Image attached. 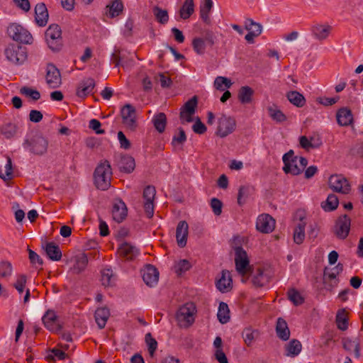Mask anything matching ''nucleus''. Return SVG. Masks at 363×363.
Returning <instances> with one entry per match:
<instances>
[{"mask_svg":"<svg viewBox=\"0 0 363 363\" xmlns=\"http://www.w3.org/2000/svg\"><path fill=\"white\" fill-rule=\"evenodd\" d=\"M120 257L125 260H133L139 254V250L128 242L122 243L118 249Z\"/></svg>","mask_w":363,"mask_h":363,"instance_id":"22","label":"nucleus"},{"mask_svg":"<svg viewBox=\"0 0 363 363\" xmlns=\"http://www.w3.org/2000/svg\"><path fill=\"white\" fill-rule=\"evenodd\" d=\"M5 55L8 60L16 64H23L27 59V52L25 47L11 45L5 50Z\"/></svg>","mask_w":363,"mask_h":363,"instance_id":"7","label":"nucleus"},{"mask_svg":"<svg viewBox=\"0 0 363 363\" xmlns=\"http://www.w3.org/2000/svg\"><path fill=\"white\" fill-rule=\"evenodd\" d=\"M135 167V160L133 157L129 155H122L118 162V168L121 172L125 173H131Z\"/></svg>","mask_w":363,"mask_h":363,"instance_id":"32","label":"nucleus"},{"mask_svg":"<svg viewBox=\"0 0 363 363\" xmlns=\"http://www.w3.org/2000/svg\"><path fill=\"white\" fill-rule=\"evenodd\" d=\"M351 219L347 215L338 218L336 221L334 233L340 239H345L350 230Z\"/></svg>","mask_w":363,"mask_h":363,"instance_id":"14","label":"nucleus"},{"mask_svg":"<svg viewBox=\"0 0 363 363\" xmlns=\"http://www.w3.org/2000/svg\"><path fill=\"white\" fill-rule=\"evenodd\" d=\"M323 281L325 286V288L329 291H332L335 288H336L340 282L339 279H323Z\"/></svg>","mask_w":363,"mask_h":363,"instance_id":"62","label":"nucleus"},{"mask_svg":"<svg viewBox=\"0 0 363 363\" xmlns=\"http://www.w3.org/2000/svg\"><path fill=\"white\" fill-rule=\"evenodd\" d=\"M26 276L24 274H21L18 277L17 280L13 285V286L20 294L23 292L26 284Z\"/></svg>","mask_w":363,"mask_h":363,"instance_id":"61","label":"nucleus"},{"mask_svg":"<svg viewBox=\"0 0 363 363\" xmlns=\"http://www.w3.org/2000/svg\"><path fill=\"white\" fill-rule=\"evenodd\" d=\"M118 139L121 148L124 150H129L130 148L131 143L122 131L118 133Z\"/></svg>","mask_w":363,"mask_h":363,"instance_id":"60","label":"nucleus"},{"mask_svg":"<svg viewBox=\"0 0 363 363\" xmlns=\"http://www.w3.org/2000/svg\"><path fill=\"white\" fill-rule=\"evenodd\" d=\"M196 312L195 305L193 303H186L178 310L177 319L179 323H184V326L189 327L194 322Z\"/></svg>","mask_w":363,"mask_h":363,"instance_id":"6","label":"nucleus"},{"mask_svg":"<svg viewBox=\"0 0 363 363\" xmlns=\"http://www.w3.org/2000/svg\"><path fill=\"white\" fill-rule=\"evenodd\" d=\"M275 227V220L269 214H262L258 216L256 222V228L258 231L269 233L272 232Z\"/></svg>","mask_w":363,"mask_h":363,"instance_id":"16","label":"nucleus"},{"mask_svg":"<svg viewBox=\"0 0 363 363\" xmlns=\"http://www.w3.org/2000/svg\"><path fill=\"white\" fill-rule=\"evenodd\" d=\"M123 123L127 128L134 130L137 127L136 111L131 104H125L121 111Z\"/></svg>","mask_w":363,"mask_h":363,"instance_id":"10","label":"nucleus"},{"mask_svg":"<svg viewBox=\"0 0 363 363\" xmlns=\"http://www.w3.org/2000/svg\"><path fill=\"white\" fill-rule=\"evenodd\" d=\"M217 317L222 324L227 323L230 320V310L227 303H220Z\"/></svg>","mask_w":363,"mask_h":363,"instance_id":"46","label":"nucleus"},{"mask_svg":"<svg viewBox=\"0 0 363 363\" xmlns=\"http://www.w3.org/2000/svg\"><path fill=\"white\" fill-rule=\"evenodd\" d=\"M342 347L345 350L351 352H354V357L357 359L361 357L360 342L358 338L351 339L349 337H343L342 340Z\"/></svg>","mask_w":363,"mask_h":363,"instance_id":"26","label":"nucleus"},{"mask_svg":"<svg viewBox=\"0 0 363 363\" xmlns=\"http://www.w3.org/2000/svg\"><path fill=\"white\" fill-rule=\"evenodd\" d=\"M267 111L272 120L277 123H281L286 120L285 114L275 104L268 106Z\"/></svg>","mask_w":363,"mask_h":363,"instance_id":"43","label":"nucleus"},{"mask_svg":"<svg viewBox=\"0 0 363 363\" xmlns=\"http://www.w3.org/2000/svg\"><path fill=\"white\" fill-rule=\"evenodd\" d=\"M12 266L9 262H0V276L1 277H6L11 274Z\"/></svg>","mask_w":363,"mask_h":363,"instance_id":"58","label":"nucleus"},{"mask_svg":"<svg viewBox=\"0 0 363 363\" xmlns=\"http://www.w3.org/2000/svg\"><path fill=\"white\" fill-rule=\"evenodd\" d=\"M95 86V82L92 78H87L82 80L78 85L77 96L84 98L89 95Z\"/></svg>","mask_w":363,"mask_h":363,"instance_id":"27","label":"nucleus"},{"mask_svg":"<svg viewBox=\"0 0 363 363\" xmlns=\"http://www.w3.org/2000/svg\"><path fill=\"white\" fill-rule=\"evenodd\" d=\"M336 118L338 124L341 126H348L353 121L352 111L347 108H340L337 112Z\"/></svg>","mask_w":363,"mask_h":363,"instance_id":"33","label":"nucleus"},{"mask_svg":"<svg viewBox=\"0 0 363 363\" xmlns=\"http://www.w3.org/2000/svg\"><path fill=\"white\" fill-rule=\"evenodd\" d=\"M306 223L303 220V218H300L299 223L297 224L294 232V241L298 245L303 243L305 239V227Z\"/></svg>","mask_w":363,"mask_h":363,"instance_id":"38","label":"nucleus"},{"mask_svg":"<svg viewBox=\"0 0 363 363\" xmlns=\"http://www.w3.org/2000/svg\"><path fill=\"white\" fill-rule=\"evenodd\" d=\"M216 286L222 293L228 292L232 289L233 281L229 271H222L221 277L216 281Z\"/></svg>","mask_w":363,"mask_h":363,"instance_id":"23","label":"nucleus"},{"mask_svg":"<svg viewBox=\"0 0 363 363\" xmlns=\"http://www.w3.org/2000/svg\"><path fill=\"white\" fill-rule=\"evenodd\" d=\"M156 195V190L153 186H147L143 194L144 199V209L148 218H152L154 214V200Z\"/></svg>","mask_w":363,"mask_h":363,"instance_id":"13","label":"nucleus"},{"mask_svg":"<svg viewBox=\"0 0 363 363\" xmlns=\"http://www.w3.org/2000/svg\"><path fill=\"white\" fill-rule=\"evenodd\" d=\"M107 8H109V15L111 18L119 16L123 11V4L121 0H114L111 2V5H108Z\"/></svg>","mask_w":363,"mask_h":363,"instance_id":"54","label":"nucleus"},{"mask_svg":"<svg viewBox=\"0 0 363 363\" xmlns=\"http://www.w3.org/2000/svg\"><path fill=\"white\" fill-rule=\"evenodd\" d=\"M48 47L53 51L60 50L62 48V30L57 24H51L45 33Z\"/></svg>","mask_w":363,"mask_h":363,"instance_id":"5","label":"nucleus"},{"mask_svg":"<svg viewBox=\"0 0 363 363\" xmlns=\"http://www.w3.org/2000/svg\"><path fill=\"white\" fill-rule=\"evenodd\" d=\"M111 60L116 67L121 66L123 69H130L134 65L132 57H128L125 55H121L116 52L112 54Z\"/></svg>","mask_w":363,"mask_h":363,"instance_id":"28","label":"nucleus"},{"mask_svg":"<svg viewBox=\"0 0 363 363\" xmlns=\"http://www.w3.org/2000/svg\"><path fill=\"white\" fill-rule=\"evenodd\" d=\"M112 169L110 162L105 160L96 167L94 172V184L97 189L105 191L111 186Z\"/></svg>","mask_w":363,"mask_h":363,"instance_id":"1","label":"nucleus"},{"mask_svg":"<svg viewBox=\"0 0 363 363\" xmlns=\"http://www.w3.org/2000/svg\"><path fill=\"white\" fill-rule=\"evenodd\" d=\"M152 123L155 129L162 133L164 131L167 125V117L164 113H159L154 116Z\"/></svg>","mask_w":363,"mask_h":363,"instance_id":"44","label":"nucleus"},{"mask_svg":"<svg viewBox=\"0 0 363 363\" xmlns=\"http://www.w3.org/2000/svg\"><path fill=\"white\" fill-rule=\"evenodd\" d=\"M235 267L238 272L244 277L250 270V262L247 257V252L242 247H236L235 249Z\"/></svg>","mask_w":363,"mask_h":363,"instance_id":"8","label":"nucleus"},{"mask_svg":"<svg viewBox=\"0 0 363 363\" xmlns=\"http://www.w3.org/2000/svg\"><path fill=\"white\" fill-rule=\"evenodd\" d=\"M197 104L198 98L196 96H194L191 99L188 100L180 108V120L184 121L186 123L192 122V116L196 112Z\"/></svg>","mask_w":363,"mask_h":363,"instance_id":"11","label":"nucleus"},{"mask_svg":"<svg viewBox=\"0 0 363 363\" xmlns=\"http://www.w3.org/2000/svg\"><path fill=\"white\" fill-rule=\"evenodd\" d=\"M276 333L277 337L284 341L288 340L290 337V330L289 329L287 323L281 318H279L277 319Z\"/></svg>","mask_w":363,"mask_h":363,"instance_id":"35","label":"nucleus"},{"mask_svg":"<svg viewBox=\"0 0 363 363\" xmlns=\"http://www.w3.org/2000/svg\"><path fill=\"white\" fill-rule=\"evenodd\" d=\"M235 125L234 118L223 115L219 118L217 134L221 138L226 137L233 132Z\"/></svg>","mask_w":363,"mask_h":363,"instance_id":"15","label":"nucleus"},{"mask_svg":"<svg viewBox=\"0 0 363 363\" xmlns=\"http://www.w3.org/2000/svg\"><path fill=\"white\" fill-rule=\"evenodd\" d=\"M245 27L249 31L245 35V39L250 43H254V38L258 37L262 31V25L251 18H247L245 21Z\"/></svg>","mask_w":363,"mask_h":363,"instance_id":"17","label":"nucleus"},{"mask_svg":"<svg viewBox=\"0 0 363 363\" xmlns=\"http://www.w3.org/2000/svg\"><path fill=\"white\" fill-rule=\"evenodd\" d=\"M110 316V311L107 307L98 308L94 314L96 324L100 329H103Z\"/></svg>","mask_w":363,"mask_h":363,"instance_id":"34","label":"nucleus"},{"mask_svg":"<svg viewBox=\"0 0 363 363\" xmlns=\"http://www.w3.org/2000/svg\"><path fill=\"white\" fill-rule=\"evenodd\" d=\"M194 0H185L179 11V17L183 20H186L194 13Z\"/></svg>","mask_w":363,"mask_h":363,"instance_id":"36","label":"nucleus"},{"mask_svg":"<svg viewBox=\"0 0 363 363\" xmlns=\"http://www.w3.org/2000/svg\"><path fill=\"white\" fill-rule=\"evenodd\" d=\"M216 36L211 30H206L205 37L194 38L192 40V47L194 50L198 55H203L206 52V45L213 46L215 44Z\"/></svg>","mask_w":363,"mask_h":363,"instance_id":"9","label":"nucleus"},{"mask_svg":"<svg viewBox=\"0 0 363 363\" xmlns=\"http://www.w3.org/2000/svg\"><path fill=\"white\" fill-rule=\"evenodd\" d=\"M46 82L52 89L58 87L61 84L60 72L52 64L47 67Z\"/></svg>","mask_w":363,"mask_h":363,"instance_id":"18","label":"nucleus"},{"mask_svg":"<svg viewBox=\"0 0 363 363\" xmlns=\"http://www.w3.org/2000/svg\"><path fill=\"white\" fill-rule=\"evenodd\" d=\"M189 225L185 220L179 221L176 230V238L178 245L184 247L186 245Z\"/></svg>","mask_w":363,"mask_h":363,"instance_id":"25","label":"nucleus"},{"mask_svg":"<svg viewBox=\"0 0 363 363\" xmlns=\"http://www.w3.org/2000/svg\"><path fill=\"white\" fill-rule=\"evenodd\" d=\"M329 186L334 191L347 194L350 191V184L342 175H332L329 178Z\"/></svg>","mask_w":363,"mask_h":363,"instance_id":"12","label":"nucleus"},{"mask_svg":"<svg viewBox=\"0 0 363 363\" xmlns=\"http://www.w3.org/2000/svg\"><path fill=\"white\" fill-rule=\"evenodd\" d=\"M178 130L179 133L173 136L172 140V145L174 147V149L179 147V149L181 150L182 148V145L186 140V135L183 128H179Z\"/></svg>","mask_w":363,"mask_h":363,"instance_id":"50","label":"nucleus"},{"mask_svg":"<svg viewBox=\"0 0 363 363\" xmlns=\"http://www.w3.org/2000/svg\"><path fill=\"white\" fill-rule=\"evenodd\" d=\"M336 323L338 329L345 330L348 327L347 313L345 309L339 310L336 315Z\"/></svg>","mask_w":363,"mask_h":363,"instance_id":"49","label":"nucleus"},{"mask_svg":"<svg viewBox=\"0 0 363 363\" xmlns=\"http://www.w3.org/2000/svg\"><path fill=\"white\" fill-rule=\"evenodd\" d=\"M88 264V257L85 253L80 254L75 257V263L72 267L73 272L79 274L83 272Z\"/></svg>","mask_w":363,"mask_h":363,"instance_id":"41","label":"nucleus"},{"mask_svg":"<svg viewBox=\"0 0 363 363\" xmlns=\"http://www.w3.org/2000/svg\"><path fill=\"white\" fill-rule=\"evenodd\" d=\"M252 284L257 287L263 286L269 281L268 277L264 273V269L257 268L252 279Z\"/></svg>","mask_w":363,"mask_h":363,"instance_id":"45","label":"nucleus"},{"mask_svg":"<svg viewBox=\"0 0 363 363\" xmlns=\"http://www.w3.org/2000/svg\"><path fill=\"white\" fill-rule=\"evenodd\" d=\"M102 285L104 286H111L114 283V277L112 269H104L101 271V279Z\"/></svg>","mask_w":363,"mask_h":363,"instance_id":"53","label":"nucleus"},{"mask_svg":"<svg viewBox=\"0 0 363 363\" xmlns=\"http://www.w3.org/2000/svg\"><path fill=\"white\" fill-rule=\"evenodd\" d=\"M20 93L33 101H37L40 98V94L38 91L28 86H23L20 89Z\"/></svg>","mask_w":363,"mask_h":363,"instance_id":"56","label":"nucleus"},{"mask_svg":"<svg viewBox=\"0 0 363 363\" xmlns=\"http://www.w3.org/2000/svg\"><path fill=\"white\" fill-rule=\"evenodd\" d=\"M48 140L40 133L27 135L23 147L25 150L36 155L46 153L48 147Z\"/></svg>","mask_w":363,"mask_h":363,"instance_id":"3","label":"nucleus"},{"mask_svg":"<svg viewBox=\"0 0 363 363\" xmlns=\"http://www.w3.org/2000/svg\"><path fill=\"white\" fill-rule=\"evenodd\" d=\"M212 0H204L200 6V17L206 25H210L211 23L209 13L212 9Z\"/></svg>","mask_w":363,"mask_h":363,"instance_id":"37","label":"nucleus"},{"mask_svg":"<svg viewBox=\"0 0 363 363\" xmlns=\"http://www.w3.org/2000/svg\"><path fill=\"white\" fill-rule=\"evenodd\" d=\"M145 342L148 346V352L151 357H153L154 353L157 347V342L152 337L151 333H148L145 335Z\"/></svg>","mask_w":363,"mask_h":363,"instance_id":"57","label":"nucleus"},{"mask_svg":"<svg viewBox=\"0 0 363 363\" xmlns=\"http://www.w3.org/2000/svg\"><path fill=\"white\" fill-rule=\"evenodd\" d=\"M42 320L45 327L52 332L57 333L61 330L57 316L53 311L48 310L43 316Z\"/></svg>","mask_w":363,"mask_h":363,"instance_id":"20","label":"nucleus"},{"mask_svg":"<svg viewBox=\"0 0 363 363\" xmlns=\"http://www.w3.org/2000/svg\"><path fill=\"white\" fill-rule=\"evenodd\" d=\"M0 178L4 181H9L13 179L12 161L9 157L6 158V164L4 168H0Z\"/></svg>","mask_w":363,"mask_h":363,"instance_id":"47","label":"nucleus"},{"mask_svg":"<svg viewBox=\"0 0 363 363\" xmlns=\"http://www.w3.org/2000/svg\"><path fill=\"white\" fill-rule=\"evenodd\" d=\"M259 333L257 330L246 328L242 333V337L247 346L250 347L258 337Z\"/></svg>","mask_w":363,"mask_h":363,"instance_id":"42","label":"nucleus"},{"mask_svg":"<svg viewBox=\"0 0 363 363\" xmlns=\"http://www.w3.org/2000/svg\"><path fill=\"white\" fill-rule=\"evenodd\" d=\"M47 256L52 261H59L62 258L60 247L53 242H47L43 247Z\"/></svg>","mask_w":363,"mask_h":363,"instance_id":"31","label":"nucleus"},{"mask_svg":"<svg viewBox=\"0 0 363 363\" xmlns=\"http://www.w3.org/2000/svg\"><path fill=\"white\" fill-rule=\"evenodd\" d=\"M319 228L316 223H313L309 225V229L308 231V239L314 240L318 235Z\"/></svg>","mask_w":363,"mask_h":363,"instance_id":"64","label":"nucleus"},{"mask_svg":"<svg viewBox=\"0 0 363 363\" xmlns=\"http://www.w3.org/2000/svg\"><path fill=\"white\" fill-rule=\"evenodd\" d=\"M211 207L215 215L219 216L221 214L223 203L220 200L216 198H213L211 200Z\"/></svg>","mask_w":363,"mask_h":363,"instance_id":"59","label":"nucleus"},{"mask_svg":"<svg viewBox=\"0 0 363 363\" xmlns=\"http://www.w3.org/2000/svg\"><path fill=\"white\" fill-rule=\"evenodd\" d=\"M152 12L155 19L160 23L164 25L168 22L169 14L166 9H162V8L155 6L152 9Z\"/></svg>","mask_w":363,"mask_h":363,"instance_id":"48","label":"nucleus"},{"mask_svg":"<svg viewBox=\"0 0 363 363\" xmlns=\"http://www.w3.org/2000/svg\"><path fill=\"white\" fill-rule=\"evenodd\" d=\"M338 203L337 196L331 194L328 195L325 202L322 203V207L326 211H331L337 208Z\"/></svg>","mask_w":363,"mask_h":363,"instance_id":"51","label":"nucleus"},{"mask_svg":"<svg viewBox=\"0 0 363 363\" xmlns=\"http://www.w3.org/2000/svg\"><path fill=\"white\" fill-rule=\"evenodd\" d=\"M193 131L197 134H203L207 128L206 125L201 121L199 118H197L195 123L192 126Z\"/></svg>","mask_w":363,"mask_h":363,"instance_id":"63","label":"nucleus"},{"mask_svg":"<svg viewBox=\"0 0 363 363\" xmlns=\"http://www.w3.org/2000/svg\"><path fill=\"white\" fill-rule=\"evenodd\" d=\"M253 94L254 90L251 87L243 86L239 89L238 97L242 104H246L251 103Z\"/></svg>","mask_w":363,"mask_h":363,"instance_id":"40","label":"nucleus"},{"mask_svg":"<svg viewBox=\"0 0 363 363\" xmlns=\"http://www.w3.org/2000/svg\"><path fill=\"white\" fill-rule=\"evenodd\" d=\"M48 11L44 3H38L35 6V21L39 26H45L48 20Z\"/></svg>","mask_w":363,"mask_h":363,"instance_id":"24","label":"nucleus"},{"mask_svg":"<svg viewBox=\"0 0 363 363\" xmlns=\"http://www.w3.org/2000/svg\"><path fill=\"white\" fill-rule=\"evenodd\" d=\"M331 29L329 25L315 24L311 28V32L315 39L322 41L328 37Z\"/></svg>","mask_w":363,"mask_h":363,"instance_id":"29","label":"nucleus"},{"mask_svg":"<svg viewBox=\"0 0 363 363\" xmlns=\"http://www.w3.org/2000/svg\"><path fill=\"white\" fill-rule=\"evenodd\" d=\"M8 35L13 40L23 43L31 44L33 38L30 32L22 26L17 23H11L7 29Z\"/></svg>","mask_w":363,"mask_h":363,"instance_id":"4","label":"nucleus"},{"mask_svg":"<svg viewBox=\"0 0 363 363\" xmlns=\"http://www.w3.org/2000/svg\"><path fill=\"white\" fill-rule=\"evenodd\" d=\"M282 160L283 171L294 176L300 174L308 164V160L305 157L295 156L292 150L283 155Z\"/></svg>","mask_w":363,"mask_h":363,"instance_id":"2","label":"nucleus"},{"mask_svg":"<svg viewBox=\"0 0 363 363\" xmlns=\"http://www.w3.org/2000/svg\"><path fill=\"white\" fill-rule=\"evenodd\" d=\"M17 131V126L14 123H8L1 128V133L7 139L13 138Z\"/></svg>","mask_w":363,"mask_h":363,"instance_id":"52","label":"nucleus"},{"mask_svg":"<svg viewBox=\"0 0 363 363\" xmlns=\"http://www.w3.org/2000/svg\"><path fill=\"white\" fill-rule=\"evenodd\" d=\"M127 212L125 203L121 199L116 200L112 209L113 220L118 223L122 222L127 216Z\"/></svg>","mask_w":363,"mask_h":363,"instance_id":"21","label":"nucleus"},{"mask_svg":"<svg viewBox=\"0 0 363 363\" xmlns=\"http://www.w3.org/2000/svg\"><path fill=\"white\" fill-rule=\"evenodd\" d=\"M284 350L286 357H295L301 353L302 345L299 340L293 339L285 345Z\"/></svg>","mask_w":363,"mask_h":363,"instance_id":"30","label":"nucleus"},{"mask_svg":"<svg viewBox=\"0 0 363 363\" xmlns=\"http://www.w3.org/2000/svg\"><path fill=\"white\" fill-rule=\"evenodd\" d=\"M288 298L295 305L300 306L304 302L303 297L301 294L295 289H291L289 290Z\"/></svg>","mask_w":363,"mask_h":363,"instance_id":"55","label":"nucleus"},{"mask_svg":"<svg viewBox=\"0 0 363 363\" xmlns=\"http://www.w3.org/2000/svg\"><path fill=\"white\" fill-rule=\"evenodd\" d=\"M286 97L291 104L296 107L301 108L305 106L306 100L303 95L297 91H291L286 94Z\"/></svg>","mask_w":363,"mask_h":363,"instance_id":"39","label":"nucleus"},{"mask_svg":"<svg viewBox=\"0 0 363 363\" xmlns=\"http://www.w3.org/2000/svg\"><path fill=\"white\" fill-rule=\"evenodd\" d=\"M142 276L144 282L150 286L155 285L159 279V272L152 264H147L142 271Z\"/></svg>","mask_w":363,"mask_h":363,"instance_id":"19","label":"nucleus"}]
</instances>
